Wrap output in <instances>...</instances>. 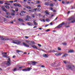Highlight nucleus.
Instances as JSON below:
<instances>
[{
	"label": "nucleus",
	"mask_w": 75,
	"mask_h": 75,
	"mask_svg": "<svg viewBox=\"0 0 75 75\" xmlns=\"http://www.w3.org/2000/svg\"><path fill=\"white\" fill-rule=\"evenodd\" d=\"M17 6H18V7H21V6L20 4H18Z\"/></svg>",
	"instance_id": "nucleus-31"
},
{
	"label": "nucleus",
	"mask_w": 75,
	"mask_h": 75,
	"mask_svg": "<svg viewBox=\"0 0 75 75\" xmlns=\"http://www.w3.org/2000/svg\"><path fill=\"white\" fill-rule=\"evenodd\" d=\"M40 10H41V9H40V8H39L38 9V11H40Z\"/></svg>",
	"instance_id": "nucleus-44"
},
{
	"label": "nucleus",
	"mask_w": 75,
	"mask_h": 75,
	"mask_svg": "<svg viewBox=\"0 0 75 75\" xmlns=\"http://www.w3.org/2000/svg\"><path fill=\"white\" fill-rule=\"evenodd\" d=\"M50 52H55L56 51H55V50H50Z\"/></svg>",
	"instance_id": "nucleus-17"
},
{
	"label": "nucleus",
	"mask_w": 75,
	"mask_h": 75,
	"mask_svg": "<svg viewBox=\"0 0 75 75\" xmlns=\"http://www.w3.org/2000/svg\"><path fill=\"white\" fill-rule=\"evenodd\" d=\"M8 61H8L6 63V65H10V59L9 58L8 59Z\"/></svg>",
	"instance_id": "nucleus-5"
},
{
	"label": "nucleus",
	"mask_w": 75,
	"mask_h": 75,
	"mask_svg": "<svg viewBox=\"0 0 75 75\" xmlns=\"http://www.w3.org/2000/svg\"><path fill=\"white\" fill-rule=\"evenodd\" d=\"M18 21H21V22L23 21V19L21 18H19L18 19Z\"/></svg>",
	"instance_id": "nucleus-15"
},
{
	"label": "nucleus",
	"mask_w": 75,
	"mask_h": 75,
	"mask_svg": "<svg viewBox=\"0 0 75 75\" xmlns=\"http://www.w3.org/2000/svg\"><path fill=\"white\" fill-rule=\"evenodd\" d=\"M74 52V50H70L69 51V52Z\"/></svg>",
	"instance_id": "nucleus-21"
},
{
	"label": "nucleus",
	"mask_w": 75,
	"mask_h": 75,
	"mask_svg": "<svg viewBox=\"0 0 75 75\" xmlns=\"http://www.w3.org/2000/svg\"><path fill=\"white\" fill-rule=\"evenodd\" d=\"M37 27L36 26H35L33 27V28H37Z\"/></svg>",
	"instance_id": "nucleus-60"
},
{
	"label": "nucleus",
	"mask_w": 75,
	"mask_h": 75,
	"mask_svg": "<svg viewBox=\"0 0 75 75\" xmlns=\"http://www.w3.org/2000/svg\"><path fill=\"white\" fill-rule=\"evenodd\" d=\"M32 48H36V49H37V47H36V46L35 45L32 46Z\"/></svg>",
	"instance_id": "nucleus-14"
},
{
	"label": "nucleus",
	"mask_w": 75,
	"mask_h": 75,
	"mask_svg": "<svg viewBox=\"0 0 75 75\" xmlns=\"http://www.w3.org/2000/svg\"><path fill=\"white\" fill-rule=\"evenodd\" d=\"M46 21H47V22H49V21H50V20H49L48 19H46Z\"/></svg>",
	"instance_id": "nucleus-33"
},
{
	"label": "nucleus",
	"mask_w": 75,
	"mask_h": 75,
	"mask_svg": "<svg viewBox=\"0 0 75 75\" xmlns=\"http://www.w3.org/2000/svg\"><path fill=\"white\" fill-rule=\"evenodd\" d=\"M42 21H43V22H45V20L43 19H42Z\"/></svg>",
	"instance_id": "nucleus-57"
},
{
	"label": "nucleus",
	"mask_w": 75,
	"mask_h": 75,
	"mask_svg": "<svg viewBox=\"0 0 75 75\" xmlns=\"http://www.w3.org/2000/svg\"><path fill=\"white\" fill-rule=\"evenodd\" d=\"M9 2H10V3H13V1H9Z\"/></svg>",
	"instance_id": "nucleus-55"
},
{
	"label": "nucleus",
	"mask_w": 75,
	"mask_h": 75,
	"mask_svg": "<svg viewBox=\"0 0 75 75\" xmlns=\"http://www.w3.org/2000/svg\"><path fill=\"white\" fill-rule=\"evenodd\" d=\"M42 68H44V67H45V66H44L42 65Z\"/></svg>",
	"instance_id": "nucleus-59"
},
{
	"label": "nucleus",
	"mask_w": 75,
	"mask_h": 75,
	"mask_svg": "<svg viewBox=\"0 0 75 75\" xmlns=\"http://www.w3.org/2000/svg\"><path fill=\"white\" fill-rule=\"evenodd\" d=\"M64 23H63L62 24H60V25H59L57 26L54 29H56V28H61V27H62V26L64 25Z\"/></svg>",
	"instance_id": "nucleus-1"
},
{
	"label": "nucleus",
	"mask_w": 75,
	"mask_h": 75,
	"mask_svg": "<svg viewBox=\"0 0 75 75\" xmlns=\"http://www.w3.org/2000/svg\"><path fill=\"white\" fill-rule=\"evenodd\" d=\"M43 57H45V58H47V57H48V54H43Z\"/></svg>",
	"instance_id": "nucleus-10"
},
{
	"label": "nucleus",
	"mask_w": 75,
	"mask_h": 75,
	"mask_svg": "<svg viewBox=\"0 0 75 75\" xmlns=\"http://www.w3.org/2000/svg\"><path fill=\"white\" fill-rule=\"evenodd\" d=\"M6 14H7V15H8V16H10V13H9L8 12H6Z\"/></svg>",
	"instance_id": "nucleus-39"
},
{
	"label": "nucleus",
	"mask_w": 75,
	"mask_h": 75,
	"mask_svg": "<svg viewBox=\"0 0 75 75\" xmlns=\"http://www.w3.org/2000/svg\"><path fill=\"white\" fill-rule=\"evenodd\" d=\"M23 71H27V70L26 69H24L22 70Z\"/></svg>",
	"instance_id": "nucleus-37"
},
{
	"label": "nucleus",
	"mask_w": 75,
	"mask_h": 75,
	"mask_svg": "<svg viewBox=\"0 0 75 75\" xmlns=\"http://www.w3.org/2000/svg\"><path fill=\"white\" fill-rule=\"evenodd\" d=\"M13 4L15 6H17V5H18V4H17L16 3L14 4Z\"/></svg>",
	"instance_id": "nucleus-40"
},
{
	"label": "nucleus",
	"mask_w": 75,
	"mask_h": 75,
	"mask_svg": "<svg viewBox=\"0 0 75 75\" xmlns=\"http://www.w3.org/2000/svg\"><path fill=\"white\" fill-rule=\"evenodd\" d=\"M38 46H39V47H41V45H40L39 44H38Z\"/></svg>",
	"instance_id": "nucleus-51"
},
{
	"label": "nucleus",
	"mask_w": 75,
	"mask_h": 75,
	"mask_svg": "<svg viewBox=\"0 0 75 75\" xmlns=\"http://www.w3.org/2000/svg\"><path fill=\"white\" fill-rule=\"evenodd\" d=\"M37 64V62H30V63H29L28 64L30 65H35Z\"/></svg>",
	"instance_id": "nucleus-4"
},
{
	"label": "nucleus",
	"mask_w": 75,
	"mask_h": 75,
	"mask_svg": "<svg viewBox=\"0 0 75 75\" xmlns=\"http://www.w3.org/2000/svg\"><path fill=\"white\" fill-rule=\"evenodd\" d=\"M67 55H68L67 54H65L64 55L62 56V57H66Z\"/></svg>",
	"instance_id": "nucleus-26"
},
{
	"label": "nucleus",
	"mask_w": 75,
	"mask_h": 75,
	"mask_svg": "<svg viewBox=\"0 0 75 75\" xmlns=\"http://www.w3.org/2000/svg\"><path fill=\"white\" fill-rule=\"evenodd\" d=\"M10 23H11V24H13V21H11Z\"/></svg>",
	"instance_id": "nucleus-50"
},
{
	"label": "nucleus",
	"mask_w": 75,
	"mask_h": 75,
	"mask_svg": "<svg viewBox=\"0 0 75 75\" xmlns=\"http://www.w3.org/2000/svg\"><path fill=\"white\" fill-rule=\"evenodd\" d=\"M4 23H7V19L6 18H4Z\"/></svg>",
	"instance_id": "nucleus-19"
},
{
	"label": "nucleus",
	"mask_w": 75,
	"mask_h": 75,
	"mask_svg": "<svg viewBox=\"0 0 75 75\" xmlns=\"http://www.w3.org/2000/svg\"><path fill=\"white\" fill-rule=\"evenodd\" d=\"M2 10L4 11H5V12H6V11H7V10L4 8V6H2Z\"/></svg>",
	"instance_id": "nucleus-9"
},
{
	"label": "nucleus",
	"mask_w": 75,
	"mask_h": 75,
	"mask_svg": "<svg viewBox=\"0 0 75 75\" xmlns=\"http://www.w3.org/2000/svg\"><path fill=\"white\" fill-rule=\"evenodd\" d=\"M16 52H21V51H20V50H16Z\"/></svg>",
	"instance_id": "nucleus-30"
},
{
	"label": "nucleus",
	"mask_w": 75,
	"mask_h": 75,
	"mask_svg": "<svg viewBox=\"0 0 75 75\" xmlns=\"http://www.w3.org/2000/svg\"><path fill=\"white\" fill-rule=\"evenodd\" d=\"M23 68V67H19V69H21V68Z\"/></svg>",
	"instance_id": "nucleus-56"
},
{
	"label": "nucleus",
	"mask_w": 75,
	"mask_h": 75,
	"mask_svg": "<svg viewBox=\"0 0 75 75\" xmlns=\"http://www.w3.org/2000/svg\"><path fill=\"white\" fill-rule=\"evenodd\" d=\"M5 7H6V8H8V9H9L10 8V7H9V6H5Z\"/></svg>",
	"instance_id": "nucleus-28"
},
{
	"label": "nucleus",
	"mask_w": 75,
	"mask_h": 75,
	"mask_svg": "<svg viewBox=\"0 0 75 75\" xmlns=\"http://www.w3.org/2000/svg\"><path fill=\"white\" fill-rule=\"evenodd\" d=\"M33 23L35 25H38V23L36 22L35 21H33Z\"/></svg>",
	"instance_id": "nucleus-11"
},
{
	"label": "nucleus",
	"mask_w": 75,
	"mask_h": 75,
	"mask_svg": "<svg viewBox=\"0 0 75 75\" xmlns=\"http://www.w3.org/2000/svg\"><path fill=\"white\" fill-rule=\"evenodd\" d=\"M57 49L59 51H61V48L60 47H58Z\"/></svg>",
	"instance_id": "nucleus-29"
},
{
	"label": "nucleus",
	"mask_w": 75,
	"mask_h": 75,
	"mask_svg": "<svg viewBox=\"0 0 75 75\" xmlns=\"http://www.w3.org/2000/svg\"><path fill=\"white\" fill-rule=\"evenodd\" d=\"M12 11L13 13H15V11L13 10H12Z\"/></svg>",
	"instance_id": "nucleus-61"
},
{
	"label": "nucleus",
	"mask_w": 75,
	"mask_h": 75,
	"mask_svg": "<svg viewBox=\"0 0 75 75\" xmlns=\"http://www.w3.org/2000/svg\"><path fill=\"white\" fill-rule=\"evenodd\" d=\"M62 3L63 4H64L65 2H64V1H62Z\"/></svg>",
	"instance_id": "nucleus-58"
},
{
	"label": "nucleus",
	"mask_w": 75,
	"mask_h": 75,
	"mask_svg": "<svg viewBox=\"0 0 75 75\" xmlns=\"http://www.w3.org/2000/svg\"><path fill=\"white\" fill-rule=\"evenodd\" d=\"M0 4H3V2L2 1H0Z\"/></svg>",
	"instance_id": "nucleus-38"
},
{
	"label": "nucleus",
	"mask_w": 75,
	"mask_h": 75,
	"mask_svg": "<svg viewBox=\"0 0 75 75\" xmlns=\"http://www.w3.org/2000/svg\"><path fill=\"white\" fill-rule=\"evenodd\" d=\"M17 70V68H15L13 70H12L13 71H14V72H15V71H16V70Z\"/></svg>",
	"instance_id": "nucleus-27"
},
{
	"label": "nucleus",
	"mask_w": 75,
	"mask_h": 75,
	"mask_svg": "<svg viewBox=\"0 0 75 75\" xmlns=\"http://www.w3.org/2000/svg\"><path fill=\"white\" fill-rule=\"evenodd\" d=\"M16 57V56H14L13 57V58H15Z\"/></svg>",
	"instance_id": "nucleus-62"
},
{
	"label": "nucleus",
	"mask_w": 75,
	"mask_h": 75,
	"mask_svg": "<svg viewBox=\"0 0 75 75\" xmlns=\"http://www.w3.org/2000/svg\"><path fill=\"white\" fill-rule=\"evenodd\" d=\"M37 10V8H34V9H33V10H34L35 11H36V10Z\"/></svg>",
	"instance_id": "nucleus-52"
},
{
	"label": "nucleus",
	"mask_w": 75,
	"mask_h": 75,
	"mask_svg": "<svg viewBox=\"0 0 75 75\" xmlns=\"http://www.w3.org/2000/svg\"><path fill=\"white\" fill-rule=\"evenodd\" d=\"M31 70V68H27V71H30Z\"/></svg>",
	"instance_id": "nucleus-16"
},
{
	"label": "nucleus",
	"mask_w": 75,
	"mask_h": 75,
	"mask_svg": "<svg viewBox=\"0 0 75 75\" xmlns=\"http://www.w3.org/2000/svg\"><path fill=\"white\" fill-rule=\"evenodd\" d=\"M23 45L25 46V47H29V45L28 44H25V43L24 42L23 43Z\"/></svg>",
	"instance_id": "nucleus-7"
},
{
	"label": "nucleus",
	"mask_w": 75,
	"mask_h": 75,
	"mask_svg": "<svg viewBox=\"0 0 75 75\" xmlns=\"http://www.w3.org/2000/svg\"><path fill=\"white\" fill-rule=\"evenodd\" d=\"M15 11H18V9L17 8H15Z\"/></svg>",
	"instance_id": "nucleus-23"
},
{
	"label": "nucleus",
	"mask_w": 75,
	"mask_h": 75,
	"mask_svg": "<svg viewBox=\"0 0 75 75\" xmlns=\"http://www.w3.org/2000/svg\"><path fill=\"white\" fill-rule=\"evenodd\" d=\"M27 18H28L29 19V18H31V17H30L29 16H26Z\"/></svg>",
	"instance_id": "nucleus-35"
},
{
	"label": "nucleus",
	"mask_w": 75,
	"mask_h": 75,
	"mask_svg": "<svg viewBox=\"0 0 75 75\" xmlns=\"http://www.w3.org/2000/svg\"><path fill=\"white\" fill-rule=\"evenodd\" d=\"M62 44L64 45H67V43H62Z\"/></svg>",
	"instance_id": "nucleus-49"
},
{
	"label": "nucleus",
	"mask_w": 75,
	"mask_h": 75,
	"mask_svg": "<svg viewBox=\"0 0 75 75\" xmlns=\"http://www.w3.org/2000/svg\"><path fill=\"white\" fill-rule=\"evenodd\" d=\"M50 30L49 29H48L47 30H45V31L46 32H48V31H50Z\"/></svg>",
	"instance_id": "nucleus-42"
},
{
	"label": "nucleus",
	"mask_w": 75,
	"mask_h": 75,
	"mask_svg": "<svg viewBox=\"0 0 75 75\" xmlns=\"http://www.w3.org/2000/svg\"><path fill=\"white\" fill-rule=\"evenodd\" d=\"M32 42H33V44H35V43L34 42L32 41Z\"/></svg>",
	"instance_id": "nucleus-63"
},
{
	"label": "nucleus",
	"mask_w": 75,
	"mask_h": 75,
	"mask_svg": "<svg viewBox=\"0 0 75 75\" xmlns=\"http://www.w3.org/2000/svg\"><path fill=\"white\" fill-rule=\"evenodd\" d=\"M20 15L21 16H24V15L23 13L22 12L20 13Z\"/></svg>",
	"instance_id": "nucleus-18"
},
{
	"label": "nucleus",
	"mask_w": 75,
	"mask_h": 75,
	"mask_svg": "<svg viewBox=\"0 0 75 75\" xmlns=\"http://www.w3.org/2000/svg\"><path fill=\"white\" fill-rule=\"evenodd\" d=\"M25 21H29V19L28 18H25Z\"/></svg>",
	"instance_id": "nucleus-36"
},
{
	"label": "nucleus",
	"mask_w": 75,
	"mask_h": 75,
	"mask_svg": "<svg viewBox=\"0 0 75 75\" xmlns=\"http://www.w3.org/2000/svg\"><path fill=\"white\" fill-rule=\"evenodd\" d=\"M21 13H26V12H25V11H21Z\"/></svg>",
	"instance_id": "nucleus-34"
},
{
	"label": "nucleus",
	"mask_w": 75,
	"mask_h": 75,
	"mask_svg": "<svg viewBox=\"0 0 75 75\" xmlns=\"http://www.w3.org/2000/svg\"><path fill=\"white\" fill-rule=\"evenodd\" d=\"M12 42L14 44H20V42L18 40H14Z\"/></svg>",
	"instance_id": "nucleus-3"
},
{
	"label": "nucleus",
	"mask_w": 75,
	"mask_h": 75,
	"mask_svg": "<svg viewBox=\"0 0 75 75\" xmlns=\"http://www.w3.org/2000/svg\"><path fill=\"white\" fill-rule=\"evenodd\" d=\"M26 8H28V9H31V8L30 6H28L26 7Z\"/></svg>",
	"instance_id": "nucleus-22"
},
{
	"label": "nucleus",
	"mask_w": 75,
	"mask_h": 75,
	"mask_svg": "<svg viewBox=\"0 0 75 75\" xmlns=\"http://www.w3.org/2000/svg\"><path fill=\"white\" fill-rule=\"evenodd\" d=\"M68 20L70 21V20H73V21H71V23H75V18L74 17H71V18H69L68 19Z\"/></svg>",
	"instance_id": "nucleus-2"
},
{
	"label": "nucleus",
	"mask_w": 75,
	"mask_h": 75,
	"mask_svg": "<svg viewBox=\"0 0 75 75\" xmlns=\"http://www.w3.org/2000/svg\"><path fill=\"white\" fill-rule=\"evenodd\" d=\"M38 7H41V5H39L38 6Z\"/></svg>",
	"instance_id": "nucleus-45"
},
{
	"label": "nucleus",
	"mask_w": 75,
	"mask_h": 75,
	"mask_svg": "<svg viewBox=\"0 0 75 75\" xmlns=\"http://www.w3.org/2000/svg\"><path fill=\"white\" fill-rule=\"evenodd\" d=\"M37 29H39V30H42V28H38L37 29H36V30H37Z\"/></svg>",
	"instance_id": "nucleus-54"
},
{
	"label": "nucleus",
	"mask_w": 75,
	"mask_h": 75,
	"mask_svg": "<svg viewBox=\"0 0 75 75\" xmlns=\"http://www.w3.org/2000/svg\"><path fill=\"white\" fill-rule=\"evenodd\" d=\"M49 25V24L46 25H45V27H47V26H48Z\"/></svg>",
	"instance_id": "nucleus-47"
},
{
	"label": "nucleus",
	"mask_w": 75,
	"mask_h": 75,
	"mask_svg": "<svg viewBox=\"0 0 75 75\" xmlns=\"http://www.w3.org/2000/svg\"><path fill=\"white\" fill-rule=\"evenodd\" d=\"M29 37H27V36H25V38H26V39H28V38Z\"/></svg>",
	"instance_id": "nucleus-46"
},
{
	"label": "nucleus",
	"mask_w": 75,
	"mask_h": 75,
	"mask_svg": "<svg viewBox=\"0 0 75 75\" xmlns=\"http://www.w3.org/2000/svg\"><path fill=\"white\" fill-rule=\"evenodd\" d=\"M26 43L27 44H30V41H28V40H26Z\"/></svg>",
	"instance_id": "nucleus-20"
},
{
	"label": "nucleus",
	"mask_w": 75,
	"mask_h": 75,
	"mask_svg": "<svg viewBox=\"0 0 75 75\" xmlns=\"http://www.w3.org/2000/svg\"><path fill=\"white\" fill-rule=\"evenodd\" d=\"M45 13L46 14H49V13L47 11H45Z\"/></svg>",
	"instance_id": "nucleus-25"
},
{
	"label": "nucleus",
	"mask_w": 75,
	"mask_h": 75,
	"mask_svg": "<svg viewBox=\"0 0 75 75\" xmlns=\"http://www.w3.org/2000/svg\"><path fill=\"white\" fill-rule=\"evenodd\" d=\"M64 62L65 64H66V61H64Z\"/></svg>",
	"instance_id": "nucleus-64"
},
{
	"label": "nucleus",
	"mask_w": 75,
	"mask_h": 75,
	"mask_svg": "<svg viewBox=\"0 0 75 75\" xmlns=\"http://www.w3.org/2000/svg\"><path fill=\"white\" fill-rule=\"evenodd\" d=\"M45 4L46 6H50V3L48 2H46L45 3Z\"/></svg>",
	"instance_id": "nucleus-13"
},
{
	"label": "nucleus",
	"mask_w": 75,
	"mask_h": 75,
	"mask_svg": "<svg viewBox=\"0 0 75 75\" xmlns=\"http://www.w3.org/2000/svg\"><path fill=\"white\" fill-rule=\"evenodd\" d=\"M28 25H31V23H28Z\"/></svg>",
	"instance_id": "nucleus-32"
},
{
	"label": "nucleus",
	"mask_w": 75,
	"mask_h": 75,
	"mask_svg": "<svg viewBox=\"0 0 75 75\" xmlns=\"http://www.w3.org/2000/svg\"><path fill=\"white\" fill-rule=\"evenodd\" d=\"M67 67L69 68V69H72V68H73V67L72 66H71L70 65H68L67 66Z\"/></svg>",
	"instance_id": "nucleus-8"
},
{
	"label": "nucleus",
	"mask_w": 75,
	"mask_h": 75,
	"mask_svg": "<svg viewBox=\"0 0 75 75\" xmlns=\"http://www.w3.org/2000/svg\"><path fill=\"white\" fill-rule=\"evenodd\" d=\"M3 57H7V56L5 55H3Z\"/></svg>",
	"instance_id": "nucleus-43"
},
{
	"label": "nucleus",
	"mask_w": 75,
	"mask_h": 75,
	"mask_svg": "<svg viewBox=\"0 0 75 75\" xmlns=\"http://www.w3.org/2000/svg\"><path fill=\"white\" fill-rule=\"evenodd\" d=\"M1 40H7V38L5 37H1Z\"/></svg>",
	"instance_id": "nucleus-6"
},
{
	"label": "nucleus",
	"mask_w": 75,
	"mask_h": 75,
	"mask_svg": "<svg viewBox=\"0 0 75 75\" xmlns=\"http://www.w3.org/2000/svg\"><path fill=\"white\" fill-rule=\"evenodd\" d=\"M11 15H12V16H15V14L13 13H11Z\"/></svg>",
	"instance_id": "nucleus-41"
},
{
	"label": "nucleus",
	"mask_w": 75,
	"mask_h": 75,
	"mask_svg": "<svg viewBox=\"0 0 75 75\" xmlns=\"http://www.w3.org/2000/svg\"><path fill=\"white\" fill-rule=\"evenodd\" d=\"M57 18H58V17H57V18L54 20V21H55V20H57Z\"/></svg>",
	"instance_id": "nucleus-53"
},
{
	"label": "nucleus",
	"mask_w": 75,
	"mask_h": 75,
	"mask_svg": "<svg viewBox=\"0 0 75 75\" xmlns=\"http://www.w3.org/2000/svg\"><path fill=\"white\" fill-rule=\"evenodd\" d=\"M61 54H62L61 53H57L55 54V55H56V56H59V55H61Z\"/></svg>",
	"instance_id": "nucleus-12"
},
{
	"label": "nucleus",
	"mask_w": 75,
	"mask_h": 75,
	"mask_svg": "<svg viewBox=\"0 0 75 75\" xmlns=\"http://www.w3.org/2000/svg\"><path fill=\"white\" fill-rule=\"evenodd\" d=\"M50 9L51 10H53V8H52V7H50Z\"/></svg>",
	"instance_id": "nucleus-48"
},
{
	"label": "nucleus",
	"mask_w": 75,
	"mask_h": 75,
	"mask_svg": "<svg viewBox=\"0 0 75 75\" xmlns=\"http://www.w3.org/2000/svg\"><path fill=\"white\" fill-rule=\"evenodd\" d=\"M49 5L51 7H53L54 6V4H50Z\"/></svg>",
	"instance_id": "nucleus-24"
}]
</instances>
